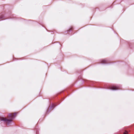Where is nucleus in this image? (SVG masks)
Masks as SVG:
<instances>
[{
	"mask_svg": "<svg viewBox=\"0 0 134 134\" xmlns=\"http://www.w3.org/2000/svg\"><path fill=\"white\" fill-rule=\"evenodd\" d=\"M16 114V113L10 114L8 115L7 118L0 117V120L4 121L7 124H9L12 121L13 119Z\"/></svg>",
	"mask_w": 134,
	"mask_h": 134,
	"instance_id": "f257e3e1",
	"label": "nucleus"
},
{
	"mask_svg": "<svg viewBox=\"0 0 134 134\" xmlns=\"http://www.w3.org/2000/svg\"><path fill=\"white\" fill-rule=\"evenodd\" d=\"M110 89L113 90H117L120 89V87L119 86H113L110 87Z\"/></svg>",
	"mask_w": 134,
	"mask_h": 134,
	"instance_id": "f03ea898",
	"label": "nucleus"
},
{
	"mask_svg": "<svg viewBox=\"0 0 134 134\" xmlns=\"http://www.w3.org/2000/svg\"><path fill=\"white\" fill-rule=\"evenodd\" d=\"M107 62V60L105 59H103L101 61V63H105Z\"/></svg>",
	"mask_w": 134,
	"mask_h": 134,
	"instance_id": "7ed1b4c3",
	"label": "nucleus"
},
{
	"mask_svg": "<svg viewBox=\"0 0 134 134\" xmlns=\"http://www.w3.org/2000/svg\"><path fill=\"white\" fill-rule=\"evenodd\" d=\"M73 29L72 27H71L68 30V31H69Z\"/></svg>",
	"mask_w": 134,
	"mask_h": 134,
	"instance_id": "20e7f679",
	"label": "nucleus"
},
{
	"mask_svg": "<svg viewBox=\"0 0 134 134\" xmlns=\"http://www.w3.org/2000/svg\"><path fill=\"white\" fill-rule=\"evenodd\" d=\"M3 17V16H1V17H0V20H3V19H2V18Z\"/></svg>",
	"mask_w": 134,
	"mask_h": 134,
	"instance_id": "39448f33",
	"label": "nucleus"
},
{
	"mask_svg": "<svg viewBox=\"0 0 134 134\" xmlns=\"http://www.w3.org/2000/svg\"><path fill=\"white\" fill-rule=\"evenodd\" d=\"M130 131V130H129L128 131L126 130V134H128L129 132Z\"/></svg>",
	"mask_w": 134,
	"mask_h": 134,
	"instance_id": "423d86ee",
	"label": "nucleus"
},
{
	"mask_svg": "<svg viewBox=\"0 0 134 134\" xmlns=\"http://www.w3.org/2000/svg\"><path fill=\"white\" fill-rule=\"evenodd\" d=\"M55 107V105L54 104L52 105V107L53 108Z\"/></svg>",
	"mask_w": 134,
	"mask_h": 134,
	"instance_id": "0eeeda50",
	"label": "nucleus"
},
{
	"mask_svg": "<svg viewBox=\"0 0 134 134\" xmlns=\"http://www.w3.org/2000/svg\"><path fill=\"white\" fill-rule=\"evenodd\" d=\"M124 134H126V131H125L124 133Z\"/></svg>",
	"mask_w": 134,
	"mask_h": 134,
	"instance_id": "6e6552de",
	"label": "nucleus"
},
{
	"mask_svg": "<svg viewBox=\"0 0 134 134\" xmlns=\"http://www.w3.org/2000/svg\"><path fill=\"white\" fill-rule=\"evenodd\" d=\"M50 108V107H49V108Z\"/></svg>",
	"mask_w": 134,
	"mask_h": 134,
	"instance_id": "1a4fd4ad",
	"label": "nucleus"
}]
</instances>
